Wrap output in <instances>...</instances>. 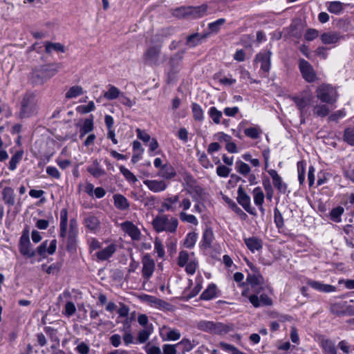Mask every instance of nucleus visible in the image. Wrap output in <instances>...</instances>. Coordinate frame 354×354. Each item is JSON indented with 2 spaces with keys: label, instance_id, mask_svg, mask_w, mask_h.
I'll return each mask as SVG.
<instances>
[{
  "label": "nucleus",
  "instance_id": "nucleus-12",
  "mask_svg": "<svg viewBox=\"0 0 354 354\" xmlns=\"http://www.w3.org/2000/svg\"><path fill=\"white\" fill-rule=\"evenodd\" d=\"M248 299L254 308L270 306L273 304L272 299L266 292L259 295V297H257V295H250Z\"/></svg>",
  "mask_w": 354,
  "mask_h": 354
},
{
  "label": "nucleus",
  "instance_id": "nucleus-18",
  "mask_svg": "<svg viewBox=\"0 0 354 354\" xmlns=\"http://www.w3.org/2000/svg\"><path fill=\"white\" fill-rule=\"evenodd\" d=\"M243 241L248 249L252 253L255 251H259L263 248V241L259 237L244 238Z\"/></svg>",
  "mask_w": 354,
  "mask_h": 354
},
{
  "label": "nucleus",
  "instance_id": "nucleus-23",
  "mask_svg": "<svg viewBox=\"0 0 354 354\" xmlns=\"http://www.w3.org/2000/svg\"><path fill=\"white\" fill-rule=\"evenodd\" d=\"M189 17L192 18H201L203 17L207 10V6L202 4L198 6H187Z\"/></svg>",
  "mask_w": 354,
  "mask_h": 354
},
{
  "label": "nucleus",
  "instance_id": "nucleus-51",
  "mask_svg": "<svg viewBox=\"0 0 354 354\" xmlns=\"http://www.w3.org/2000/svg\"><path fill=\"white\" fill-rule=\"evenodd\" d=\"M274 221L278 229H281L284 226L282 214L277 207L274 209Z\"/></svg>",
  "mask_w": 354,
  "mask_h": 354
},
{
  "label": "nucleus",
  "instance_id": "nucleus-17",
  "mask_svg": "<svg viewBox=\"0 0 354 354\" xmlns=\"http://www.w3.org/2000/svg\"><path fill=\"white\" fill-rule=\"evenodd\" d=\"M234 325L232 323L223 324L221 322H213L212 333L216 335H225L230 331L234 330Z\"/></svg>",
  "mask_w": 354,
  "mask_h": 354
},
{
  "label": "nucleus",
  "instance_id": "nucleus-46",
  "mask_svg": "<svg viewBox=\"0 0 354 354\" xmlns=\"http://www.w3.org/2000/svg\"><path fill=\"white\" fill-rule=\"evenodd\" d=\"M236 169L239 174L243 176H246L250 172V166L241 160L236 162Z\"/></svg>",
  "mask_w": 354,
  "mask_h": 354
},
{
  "label": "nucleus",
  "instance_id": "nucleus-55",
  "mask_svg": "<svg viewBox=\"0 0 354 354\" xmlns=\"http://www.w3.org/2000/svg\"><path fill=\"white\" fill-rule=\"evenodd\" d=\"M151 333V330L149 329H143L139 331L136 343L143 344L146 342Z\"/></svg>",
  "mask_w": 354,
  "mask_h": 354
},
{
  "label": "nucleus",
  "instance_id": "nucleus-27",
  "mask_svg": "<svg viewBox=\"0 0 354 354\" xmlns=\"http://www.w3.org/2000/svg\"><path fill=\"white\" fill-rule=\"evenodd\" d=\"M341 36L337 32H324L323 33L320 39L322 42L324 44H333L337 43L341 39Z\"/></svg>",
  "mask_w": 354,
  "mask_h": 354
},
{
  "label": "nucleus",
  "instance_id": "nucleus-59",
  "mask_svg": "<svg viewBox=\"0 0 354 354\" xmlns=\"http://www.w3.org/2000/svg\"><path fill=\"white\" fill-rule=\"evenodd\" d=\"M120 170L128 181L136 183L138 180L136 176L124 166H120Z\"/></svg>",
  "mask_w": 354,
  "mask_h": 354
},
{
  "label": "nucleus",
  "instance_id": "nucleus-30",
  "mask_svg": "<svg viewBox=\"0 0 354 354\" xmlns=\"http://www.w3.org/2000/svg\"><path fill=\"white\" fill-rule=\"evenodd\" d=\"M78 234L77 222L75 218H71L69 223V232L68 236V243L72 244L75 242V238Z\"/></svg>",
  "mask_w": 354,
  "mask_h": 354
},
{
  "label": "nucleus",
  "instance_id": "nucleus-49",
  "mask_svg": "<svg viewBox=\"0 0 354 354\" xmlns=\"http://www.w3.org/2000/svg\"><path fill=\"white\" fill-rule=\"evenodd\" d=\"M173 15L179 19L189 17L187 6H180L174 10Z\"/></svg>",
  "mask_w": 354,
  "mask_h": 354
},
{
  "label": "nucleus",
  "instance_id": "nucleus-10",
  "mask_svg": "<svg viewBox=\"0 0 354 354\" xmlns=\"http://www.w3.org/2000/svg\"><path fill=\"white\" fill-rule=\"evenodd\" d=\"M271 55L270 50L260 52L255 55L254 62L261 63V70L268 73L271 67Z\"/></svg>",
  "mask_w": 354,
  "mask_h": 354
},
{
  "label": "nucleus",
  "instance_id": "nucleus-20",
  "mask_svg": "<svg viewBox=\"0 0 354 354\" xmlns=\"http://www.w3.org/2000/svg\"><path fill=\"white\" fill-rule=\"evenodd\" d=\"M2 199L3 203L9 207L14 206L15 204V190L11 187H5L1 192Z\"/></svg>",
  "mask_w": 354,
  "mask_h": 354
},
{
  "label": "nucleus",
  "instance_id": "nucleus-3",
  "mask_svg": "<svg viewBox=\"0 0 354 354\" xmlns=\"http://www.w3.org/2000/svg\"><path fill=\"white\" fill-rule=\"evenodd\" d=\"M178 221L176 218L171 217L169 219L167 215L157 216L152 221V225L156 232L166 231L174 233L178 227Z\"/></svg>",
  "mask_w": 354,
  "mask_h": 354
},
{
  "label": "nucleus",
  "instance_id": "nucleus-48",
  "mask_svg": "<svg viewBox=\"0 0 354 354\" xmlns=\"http://www.w3.org/2000/svg\"><path fill=\"white\" fill-rule=\"evenodd\" d=\"M85 225L91 230L97 229L99 221L98 219L94 216H88L84 220Z\"/></svg>",
  "mask_w": 354,
  "mask_h": 354
},
{
  "label": "nucleus",
  "instance_id": "nucleus-1",
  "mask_svg": "<svg viewBox=\"0 0 354 354\" xmlns=\"http://www.w3.org/2000/svg\"><path fill=\"white\" fill-rule=\"evenodd\" d=\"M62 68L61 63L42 65L33 70L31 78L35 84H42L44 82L55 76Z\"/></svg>",
  "mask_w": 354,
  "mask_h": 354
},
{
  "label": "nucleus",
  "instance_id": "nucleus-56",
  "mask_svg": "<svg viewBox=\"0 0 354 354\" xmlns=\"http://www.w3.org/2000/svg\"><path fill=\"white\" fill-rule=\"evenodd\" d=\"M344 140L350 145L354 146V129L347 128L344 130Z\"/></svg>",
  "mask_w": 354,
  "mask_h": 354
},
{
  "label": "nucleus",
  "instance_id": "nucleus-28",
  "mask_svg": "<svg viewBox=\"0 0 354 354\" xmlns=\"http://www.w3.org/2000/svg\"><path fill=\"white\" fill-rule=\"evenodd\" d=\"M214 233L211 228H206L203 233L201 246L204 249L210 248L214 240Z\"/></svg>",
  "mask_w": 354,
  "mask_h": 354
},
{
  "label": "nucleus",
  "instance_id": "nucleus-44",
  "mask_svg": "<svg viewBox=\"0 0 354 354\" xmlns=\"http://www.w3.org/2000/svg\"><path fill=\"white\" fill-rule=\"evenodd\" d=\"M343 3L340 1H335L329 3L328 10L336 15L339 14L343 10Z\"/></svg>",
  "mask_w": 354,
  "mask_h": 354
},
{
  "label": "nucleus",
  "instance_id": "nucleus-2",
  "mask_svg": "<svg viewBox=\"0 0 354 354\" xmlns=\"http://www.w3.org/2000/svg\"><path fill=\"white\" fill-rule=\"evenodd\" d=\"M37 100L34 93L28 92L25 93L21 101L19 117L27 118L35 115L37 113Z\"/></svg>",
  "mask_w": 354,
  "mask_h": 354
},
{
  "label": "nucleus",
  "instance_id": "nucleus-34",
  "mask_svg": "<svg viewBox=\"0 0 354 354\" xmlns=\"http://www.w3.org/2000/svg\"><path fill=\"white\" fill-rule=\"evenodd\" d=\"M344 212V209L342 206H337L333 208L329 213V218L335 223H339L341 221V216Z\"/></svg>",
  "mask_w": 354,
  "mask_h": 354
},
{
  "label": "nucleus",
  "instance_id": "nucleus-45",
  "mask_svg": "<svg viewBox=\"0 0 354 354\" xmlns=\"http://www.w3.org/2000/svg\"><path fill=\"white\" fill-rule=\"evenodd\" d=\"M83 93V88L80 86H73L66 93V98H74Z\"/></svg>",
  "mask_w": 354,
  "mask_h": 354
},
{
  "label": "nucleus",
  "instance_id": "nucleus-15",
  "mask_svg": "<svg viewBox=\"0 0 354 354\" xmlns=\"http://www.w3.org/2000/svg\"><path fill=\"white\" fill-rule=\"evenodd\" d=\"M142 277L145 279H148L151 277L155 268V263L154 261L151 259L149 254H146L144 256L142 259Z\"/></svg>",
  "mask_w": 354,
  "mask_h": 354
},
{
  "label": "nucleus",
  "instance_id": "nucleus-32",
  "mask_svg": "<svg viewBox=\"0 0 354 354\" xmlns=\"http://www.w3.org/2000/svg\"><path fill=\"white\" fill-rule=\"evenodd\" d=\"M313 114L316 117L324 118L330 113V109L327 104H316L313 109Z\"/></svg>",
  "mask_w": 354,
  "mask_h": 354
},
{
  "label": "nucleus",
  "instance_id": "nucleus-39",
  "mask_svg": "<svg viewBox=\"0 0 354 354\" xmlns=\"http://www.w3.org/2000/svg\"><path fill=\"white\" fill-rule=\"evenodd\" d=\"M251 290L252 292L251 295H257V297H259V295L265 292V291L271 292L272 291V288L270 285L266 284L264 282L263 284L258 285L255 288H251Z\"/></svg>",
  "mask_w": 354,
  "mask_h": 354
},
{
  "label": "nucleus",
  "instance_id": "nucleus-37",
  "mask_svg": "<svg viewBox=\"0 0 354 354\" xmlns=\"http://www.w3.org/2000/svg\"><path fill=\"white\" fill-rule=\"evenodd\" d=\"M23 154V151H18L11 157L8 166V168L10 171H14L16 169L17 164L22 159Z\"/></svg>",
  "mask_w": 354,
  "mask_h": 354
},
{
  "label": "nucleus",
  "instance_id": "nucleus-63",
  "mask_svg": "<svg viewBox=\"0 0 354 354\" xmlns=\"http://www.w3.org/2000/svg\"><path fill=\"white\" fill-rule=\"evenodd\" d=\"M246 136L252 139H257L259 137V131L256 127H250L244 130Z\"/></svg>",
  "mask_w": 354,
  "mask_h": 354
},
{
  "label": "nucleus",
  "instance_id": "nucleus-13",
  "mask_svg": "<svg viewBox=\"0 0 354 354\" xmlns=\"http://www.w3.org/2000/svg\"><path fill=\"white\" fill-rule=\"evenodd\" d=\"M267 171L272 179L274 187L280 193L286 194L288 189L287 184L283 182L281 177L278 174L277 171L274 169L267 170Z\"/></svg>",
  "mask_w": 354,
  "mask_h": 354
},
{
  "label": "nucleus",
  "instance_id": "nucleus-4",
  "mask_svg": "<svg viewBox=\"0 0 354 354\" xmlns=\"http://www.w3.org/2000/svg\"><path fill=\"white\" fill-rule=\"evenodd\" d=\"M316 96L322 102L332 104L337 101L336 91L330 85L322 84L316 89Z\"/></svg>",
  "mask_w": 354,
  "mask_h": 354
},
{
  "label": "nucleus",
  "instance_id": "nucleus-21",
  "mask_svg": "<svg viewBox=\"0 0 354 354\" xmlns=\"http://www.w3.org/2000/svg\"><path fill=\"white\" fill-rule=\"evenodd\" d=\"M115 207L120 211H126L129 209L130 203L127 198L120 194H114L113 196Z\"/></svg>",
  "mask_w": 354,
  "mask_h": 354
},
{
  "label": "nucleus",
  "instance_id": "nucleus-62",
  "mask_svg": "<svg viewBox=\"0 0 354 354\" xmlns=\"http://www.w3.org/2000/svg\"><path fill=\"white\" fill-rule=\"evenodd\" d=\"M189 260V254L186 251H180L178 257V265L184 267Z\"/></svg>",
  "mask_w": 354,
  "mask_h": 354
},
{
  "label": "nucleus",
  "instance_id": "nucleus-9",
  "mask_svg": "<svg viewBox=\"0 0 354 354\" xmlns=\"http://www.w3.org/2000/svg\"><path fill=\"white\" fill-rule=\"evenodd\" d=\"M19 252L24 256L33 257L35 256V251L31 248V243L28 232H24L19 240Z\"/></svg>",
  "mask_w": 354,
  "mask_h": 354
},
{
  "label": "nucleus",
  "instance_id": "nucleus-11",
  "mask_svg": "<svg viewBox=\"0 0 354 354\" xmlns=\"http://www.w3.org/2000/svg\"><path fill=\"white\" fill-rule=\"evenodd\" d=\"M112 100H116L115 102H112V106L117 103L122 104L128 108H131L133 105L129 97L114 86H112Z\"/></svg>",
  "mask_w": 354,
  "mask_h": 354
},
{
  "label": "nucleus",
  "instance_id": "nucleus-14",
  "mask_svg": "<svg viewBox=\"0 0 354 354\" xmlns=\"http://www.w3.org/2000/svg\"><path fill=\"white\" fill-rule=\"evenodd\" d=\"M292 100L295 102L301 115L308 114V107L310 103L311 97L306 96H295Z\"/></svg>",
  "mask_w": 354,
  "mask_h": 354
},
{
  "label": "nucleus",
  "instance_id": "nucleus-43",
  "mask_svg": "<svg viewBox=\"0 0 354 354\" xmlns=\"http://www.w3.org/2000/svg\"><path fill=\"white\" fill-rule=\"evenodd\" d=\"M208 114L215 124H219L221 122L222 112L218 111L215 106L209 108Z\"/></svg>",
  "mask_w": 354,
  "mask_h": 354
},
{
  "label": "nucleus",
  "instance_id": "nucleus-31",
  "mask_svg": "<svg viewBox=\"0 0 354 354\" xmlns=\"http://www.w3.org/2000/svg\"><path fill=\"white\" fill-rule=\"evenodd\" d=\"M246 281L251 288H255L257 286L264 283V278L261 274H252L248 273Z\"/></svg>",
  "mask_w": 354,
  "mask_h": 354
},
{
  "label": "nucleus",
  "instance_id": "nucleus-52",
  "mask_svg": "<svg viewBox=\"0 0 354 354\" xmlns=\"http://www.w3.org/2000/svg\"><path fill=\"white\" fill-rule=\"evenodd\" d=\"M183 52H177L176 54H174L169 60V64L172 68V70H174L176 67L178 66L180 62H181L183 59Z\"/></svg>",
  "mask_w": 354,
  "mask_h": 354
},
{
  "label": "nucleus",
  "instance_id": "nucleus-58",
  "mask_svg": "<svg viewBox=\"0 0 354 354\" xmlns=\"http://www.w3.org/2000/svg\"><path fill=\"white\" fill-rule=\"evenodd\" d=\"M263 186L266 191L267 198L271 201L273 197L274 190L268 178L263 180Z\"/></svg>",
  "mask_w": 354,
  "mask_h": 354
},
{
  "label": "nucleus",
  "instance_id": "nucleus-25",
  "mask_svg": "<svg viewBox=\"0 0 354 354\" xmlns=\"http://www.w3.org/2000/svg\"><path fill=\"white\" fill-rule=\"evenodd\" d=\"M86 170L95 178H99L105 174L104 169L100 165L97 160H94L92 164L87 167Z\"/></svg>",
  "mask_w": 354,
  "mask_h": 354
},
{
  "label": "nucleus",
  "instance_id": "nucleus-47",
  "mask_svg": "<svg viewBox=\"0 0 354 354\" xmlns=\"http://www.w3.org/2000/svg\"><path fill=\"white\" fill-rule=\"evenodd\" d=\"M197 240V234L196 232H189L187 234L184 241V245L187 248H192Z\"/></svg>",
  "mask_w": 354,
  "mask_h": 354
},
{
  "label": "nucleus",
  "instance_id": "nucleus-61",
  "mask_svg": "<svg viewBox=\"0 0 354 354\" xmlns=\"http://www.w3.org/2000/svg\"><path fill=\"white\" fill-rule=\"evenodd\" d=\"M319 36V31L314 28H308L304 35L305 40L310 41L316 39Z\"/></svg>",
  "mask_w": 354,
  "mask_h": 354
},
{
  "label": "nucleus",
  "instance_id": "nucleus-50",
  "mask_svg": "<svg viewBox=\"0 0 354 354\" xmlns=\"http://www.w3.org/2000/svg\"><path fill=\"white\" fill-rule=\"evenodd\" d=\"M183 180L186 185L190 189H192L198 185L197 180L189 172H185L183 174Z\"/></svg>",
  "mask_w": 354,
  "mask_h": 354
},
{
  "label": "nucleus",
  "instance_id": "nucleus-6",
  "mask_svg": "<svg viewBox=\"0 0 354 354\" xmlns=\"http://www.w3.org/2000/svg\"><path fill=\"white\" fill-rule=\"evenodd\" d=\"M298 67L304 80L308 83L317 80V74L312 65L303 58L299 59Z\"/></svg>",
  "mask_w": 354,
  "mask_h": 354
},
{
  "label": "nucleus",
  "instance_id": "nucleus-33",
  "mask_svg": "<svg viewBox=\"0 0 354 354\" xmlns=\"http://www.w3.org/2000/svg\"><path fill=\"white\" fill-rule=\"evenodd\" d=\"M216 286L210 283L200 296L201 300H210L216 297Z\"/></svg>",
  "mask_w": 354,
  "mask_h": 354
},
{
  "label": "nucleus",
  "instance_id": "nucleus-22",
  "mask_svg": "<svg viewBox=\"0 0 354 354\" xmlns=\"http://www.w3.org/2000/svg\"><path fill=\"white\" fill-rule=\"evenodd\" d=\"M143 183L153 192H162L167 188V184L163 180H145Z\"/></svg>",
  "mask_w": 354,
  "mask_h": 354
},
{
  "label": "nucleus",
  "instance_id": "nucleus-8",
  "mask_svg": "<svg viewBox=\"0 0 354 354\" xmlns=\"http://www.w3.org/2000/svg\"><path fill=\"white\" fill-rule=\"evenodd\" d=\"M114 310H115L118 314V319H120V322L123 324V329L129 330L131 319L128 317L129 308L124 304H120V308H118L117 305L112 303V312ZM117 322H119V321Z\"/></svg>",
  "mask_w": 354,
  "mask_h": 354
},
{
  "label": "nucleus",
  "instance_id": "nucleus-40",
  "mask_svg": "<svg viewBox=\"0 0 354 354\" xmlns=\"http://www.w3.org/2000/svg\"><path fill=\"white\" fill-rule=\"evenodd\" d=\"M177 347L181 348V351L183 354H185L186 352H189L192 351L194 345L192 344L189 339L183 338L180 342H179L176 344Z\"/></svg>",
  "mask_w": 354,
  "mask_h": 354
},
{
  "label": "nucleus",
  "instance_id": "nucleus-41",
  "mask_svg": "<svg viewBox=\"0 0 354 354\" xmlns=\"http://www.w3.org/2000/svg\"><path fill=\"white\" fill-rule=\"evenodd\" d=\"M93 129V119L87 118L84 120L83 125L80 128V137L84 136L91 132Z\"/></svg>",
  "mask_w": 354,
  "mask_h": 354
},
{
  "label": "nucleus",
  "instance_id": "nucleus-38",
  "mask_svg": "<svg viewBox=\"0 0 354 354\" xmlns=\"http://www.w3.org/2000/svg\"><path fill=\"white\" fill-rule=\"evenodd\" d=\"M254 202L256 205H263L264 202V194L260 187H257L253 189Z\"/></svg>",
  "mask_w": 354,
  "mask_h": 354
},
{
  "label": "nucleus",
  "instance_id": "nucleus-57",
  "mask_svg": "<svg viewBox=\"0 0 354 354\" xmlns=\"http://www.w3.org/2000/svg\"><path fill=\"white\" fill-rule=\"evenodd\" d=\"M322 348L328 354H337V349L335 345L329 339H326L322 342Z\"/></svg>",
  "mask_w": 354,
  "mask_h": 354
},
{
  "label": "nucleus",
  "instance_id": "nucleus-42",
  "mask_svg": "<svg viewBox=\"0 0 354 354\" xmlns=\"http://www.w3.org/2000/svg\"><path fill=\"white\" fill-rule=\"evenodd\" d=\"M196 327L200 330L209 333H212L213 322L201 320L197 323Z\"/></svg>",
  "mask_w": 354,
  "mask_h": 354
},
{
  "label": "nucleus",
  "instance_id": "nucleus-60",
  "mask_svg": "<svg viewBox=\"0 0 354 354\" xmlns=\"http://www.w3.org/2000/svg\"><path fill=\"white\" fill-rule=\"evenodd\" d=\"M95 109V104L93 102L91 101L88 102L86 105H80L77 107V111L80 113H87L92 111H93Z\"/></svg>",
  "mask_w": 354,
  "mask_h": 354
},
{
  "label": "nucleus",
  "instance_id": "nucleus-54",
  "mask_svg": "<svg viewBox=\"0 0 354 354\" xmlns=\"http://www.w3.org/2000/svg\"><path fill=\"white\" fill-rule=\"evenodd\" d=\"M225 22V19L223 18L218 19V20L209 23L208 24L209 30L212 32H218L220 30V28L222 25Z\"/></svg>",
  "mask_w": 354,
  "mask_h": 354
},
{
  "label": "nucleus",
  "instance_id": "nucleus-7",
  "mask_svg": "<svg viewBox=\"0 0 354 354\" xmlns=\"http://www.w3.org/2000/svg\"><path fill=\"white\" fill-rule=\"evenodd\" d=\"M236 201L249 214L253 216L257 215V212L254 207H251V200L250 196L245 192L242 185H240L237 190Z\"/></svg>",
  "mask_w": 354,
  "mask_h": 354
},
{
  "label": "nucleus",
  "instance_id": "nucleus-5",
  "mask_svg": "<svg viewBox=\"0 0 354 354\" xmlns=\"http://www.w3.org/2000/svg\"><path fill=\"white\" fill-rule=\"evenodd\" d=\"M161 47V45L157 44L147 48L142 57L144 64L151 66H159Z\"/></svg>",
  "mask_w": 354,
  "mask_h": 354
},
{
  "label": "nucleus",
  "instance_id": "nucleus-29",
  "mask_svg": "<svg viewBox=\"0 0 354 354\" xmlns=\"http://www.w3.org/2000/svg\"><path fill=\"white\" fill-rule=\"evenodd\" d=\"M159 175L165 179L169 180L176 176V172L171 164H165L161 167Z\"/></svg>",
  "mask_w": 354,
  "mask_h": 354
},
{
  "label": "nucleus",
  "instance_id": "nucleus-24",
  "mask_svg": "<svg viewBox=\"0 0 354 354\" xmlns=\"http://www.w3.org/2000/svg\"><path fill=\"white\" fill-rule=\"evenodd\" d=\"M68 225V211L64 208L60 212V223H59V236L62 239L66 238L67 234Z\"/></svg>",
  "mask_w": 354,
  "mask_h": 354
},
{
  "label": "nucleus",
  "instance_id": "nucleus-53",
  "mask_svg": "<svg viewBox=\"0 0 354 354\" xmlns=\"http://www.w3.org/2000/svg\"><path fill=\"white\" fill-rule=\"evenodd\" d=\"M179 216H180V219L183 222H187L189 223L194 224L195 225H196L198 224L197 218H196L195 216H194L192 214H187L185 212H182L180 213Z\"/></svg>",
  "mask_w": 354,
  "mask_h": 354
},
{
  "label": "nucleus",
  "instance_id": "nucleus-64",
  "mask_svg": "<svg viewBox=\"0 0 354 354\" xmlns=\"http://www.w3.org/2000/svg\"><path fill=\"white\" fill-rule=\"evenodd\" d=\"M231 169L225 165H221L216 168V174L223 178L227 177Z\"/></svg>",
  "mask_w": 354,
  "mask_h": 354
},
{
  "label": "nucleus",
  "instance_id": "nucleus-35",
  "mask_svg": "<svg viewBox=\"0 0 354 354\" xmlns=\"http://www.w3.org/2000/svg\"><path fill=\"white\" fill-rule=\"evenodd\" d=\"M192 111L193 113V118L196 121L201 122L204 120L203 111L198 104L196 102L192 103Z\"/></svg>",
  "mask_w": 354,
  "mask_h": 354
},
{
  "label": "nucleus",
  "instance_id": "nucleus-16",
  "mask_svg": "<svg viewBox=\"0 0 354 354\" xmlns=\"http://www.w3.org/2000/svg\"><path fill=\"white\" fill-rule=\"evenodd\" d=\"M122 230L127 233L134 241L140 238V230L131 221H125L121 224Z\"/></svg>",
  "mask_w": 354,
  "mask_h": 354
},
{
  "label": "nucleus",
  "instance_id": "nucleus-19",
  "mask_svg": "<svg viewBox=\"0 0 354 354\" xmlns=\"http://www.w3.org/2000/svg\"><path fill=\"white\" fill-rule=\"evenodd\" d=\"M308 286L315 290L324 292H331L336 290V287L329 284H325L320 281L308 279L306 281Z\"/></svg>",
  "mask_w": 354,
  "mask_h": 354
},
{
  "label": "nucleus",
  "instance_id": "nucleus-36",
  "mask_svg": "<svg viewBox=\"0 0 354 354\" xmlns=\"http://www.w3.org/2000/svg\"><path fill=\"white\" fill-rule=\"evenodd\" d=\"M45 50L47 53H50L53 51L64 52V46L60 43H52L46 41L45 43Z\"/></svg>",
  "mask_w": 354,
  "mask_h": 354
},
{
  "label": "nucleus",
  "instance_id": "nucleus-26",
  "mask_svg": "<svg viewBox=\"0 0 354 354\" xmlns=\"http://www.w3.org/2000/svg\"><path fill=\"white\" fill-rule=\"evenodd\" d=\"M208 35L209 33H205L201 35L198 32L189 35L186 38V45L189 47H195L201 43L202 39H205Z\"/></svg>",
  "mask_w": 354,
  "mask_h": 354
}]
</instances>
